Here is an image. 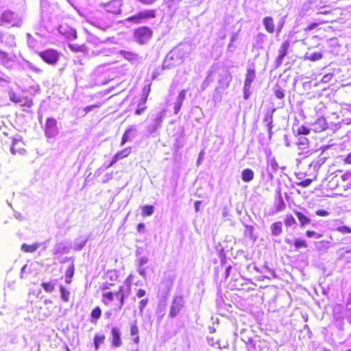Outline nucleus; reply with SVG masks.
Wrapping results in <instances>:
<instances>
[{
	"instance_id": "32",
	"label": "nucleus",
	"mask_w": 351,
	"mask_h": 351,
	"mask_svg": "<svg viewBox=\"0 0 351 351\" xmlns=\"http://www.w3.org/2000/svg\"><path fill=\"white\" fill-rule=\"evenodd\" d=\"M59 289L62 300L64 302H68L69 300V291H67L66 288L62 285H60Z\"/></svg>"
},
{
	"instance_id": "41",
	"label": "nucleus",
	"mask_w": 351,
	"mask_h": 351,
	"mask_svg": "<svg viewBox=\"0 0 351 351\" xmlns=\"http://www.w3.org/2000/svg\"><path fill=\"white\" fill-rule=\"evenodd\" d=\"M9 97L10 101H12L14 103H19L21 97H20L17 94H16L14 92L12 91L9 93Z\"/></svg>"
},
{
	"instance_id": "11",
	"label": "nucleus",
	"mask_w": 351,
	"mask_h": 351,
	"mask_svg": "<svg viewBox=\"0 0 351 351\" xmlns=\"http://www.w3.org/2000/svg\"><path fill=\"white\" fill-rule=\"evenodd\" d=\"M132 153V147H127L119 152H117L115 155L113 156L111 162L107 166L108 168L112 167L114 164H115L118 160H121L123 158H127Z\"/></svg>"
},
{
	"instance_id": "62",
	"label": "nucleus",
	"mask_w": 351,
	"mask_h": 351,
	"mask_svg": "<svg viewBox=\"0 0 351 351\" xmlns=\"http://www.w3.org/2000/svg\"><path fill=\"white\" fill-rule=\"evenodd\" d=\"M245 97V99H248V95L245 93V97Z\"/></svg>"
},
{
	"instance_id": "63",
	"label": "nucleus",
	"mask_w": 351,
	"mask_h": 351,
	"mask_svg": "<svg viewBox=\"0 0 351 351\" xmlns=\"http://www.w3.org/2000/svg\"><path fill=\"white\" fill-rule=\"evenodd\" d=\"M1 81L8 82V80H4V79H3V78H0V82H1Z\"/></svg>"
},
{
	"instance_id": "49",
	"label": "nucleus",
	"mask_w": 351,
	"mask_h": 351,
	"mask_svg": "<svg viewBox=\"0 0 351 351\" xmlns=\"http://www.w3.org/2000/svg\"><path fill=\"white\" fill-rule=\"evenodd\" d=\"M319 24H320V23H311L310 25H308V26L304 29V31H306V32L311 31V30H313V29H315V27H317Z\"/></svg>"
},
{
	"instance_id": "10",
	"label": "nucleus",
	"mask_w": 351,
	"mask_h": 351,
	"mask_svg": "<svg viewBox=\"0 0 351 351\" xmlns=\"http://www.w3.org/2000/svg\"><path fill=\"white\" fill-rule=\"evenodd\" d=\"M311 125V130L315 133H320L328 128L326 119L323 117L317 118Z\"/></svg>"
},
{
	"instance_id": "53",
	"label": "nucleus",
	"mask_w": 351,
	"mask_h": 351,
	"mask_svg": "<svg viewBox=\"0 0 351 351\" xmlns=\"http://www.w3.org/2000/svg\"><path fill=\"white\" fill-rule=\"evenodd\" d=\"M201 204V202L200 201H196L195 202V211L196 212H198L199 210V206Z\"/></svg>"
},
{
	"instance_id": "20",
	"label": "nucleus",
	"mask_w": 351,
	"mask_h": 351,
	"mask_svg": "<svg viewBox=\"0 0 351 351\" xmlns=\"http://www.w3.org/2000/svg\"><path fill=\"white\" fill-rule=\"evenodd\" d=\"M294 214L297 217L301 227H304L305 226L309 224L311 221V220L309 217L306 216L304 214H303L300 211L295 210Z\"/></svg>"
},
{
	"instance_id": "12",
	"label": "nucleus",
	"mask_w": 351,
	"mask_h": 351,
	"mask_svg": "<svg viewBox=\"0 0 351 351\" xmlns=\"http://www.w3.org/2000/svg\"><path fill=\"white\" fill-rule=\"evenodd\" d=\"M45 134L48 137L52 136L57 132V121L54 118H48L45 125Z\"/></svg>"
},
{
	"instance_id": "47",
	"label": "nucleus",
	"mask_w": 351,
	"mask_h": 351,
	"mask_svg": "<svg viewBox=\"0 0 351 351\" xmlns=\"http://www.w3.org/2000/svg\"><path fill=\"white\" fill-rule=\"evenodd\" d=\"M274 94H275V96L276 97V98H278L279 99H282L285 98V97L284 91L282 90H275Z\"/></svg>"
},
{
	"instance_id": "23",
	"label": "nucleus",
	"mask_w": 351,
	"mask_h": 351,
	"mask_svg": "<svg viewBox=\"0 0 351 351\" xmlns=\"http://www.w3.org/2000/svg\"><path fill=\"white\" fill-rule=\"evenodd\" d=\"M322 58H323L322 53L316 51V52L313 53L311 55H308V53H306L304 56L303 59L305 60L315 62V61L321 60Z\"/></svg>"
},
{
	"instance_id": "28",
	"label": "nucleus",
	"mask_w": 351,
	"mask_h": 351,
	"mask_svg": "<svg viewBox=\"0 0 351 351\" xmlns=\"http://www.w3.org/2000/svg\"><path fill=\"white\" fill-rule=\"evenodd\" d=\"M68 46L74 52L86 53L87 51L86 47L84 45L69 44Z\"/></svg>"
},
{
	"instance_id": "22",
	"label": "nucleus",
	"mask_w": 351,
	"mask_h": 351,
	"mask_svg": "<svg viewBox=\"0 0 351 351\" xmlns=\"http://www.w3.org/2000/svg\"><path fill=\"white\" fill-rule=\"evenodd\" d=\"M254 177V171L250 169H245L241 173L242 180L245 182H251Z\"/></svg>"
},
{
	"instance_id": "9",
	"label": "nucleus",
	"mask_w": 351,
	"mask_h": 351,
	"mask_svg": "<svg viewBox=\"0 0 351 351\" xmlns=\"http://www.w3.org/2000/svg\"><path fill=\"white\" fill-rule=\"evenodd\" d=\"M290 47V42L289 40H285L280 45V48L278 51V55L276 59V64L277 66L282 64L283 59L287 55L288 51Z\"/></svg>"
},
{
	"instance_id": "2",
	"label": "nucleus",
	"mask_w": 351,
	"mask_h": 351,
	"mask_svg": "<svg viewBox=\"0 0 351 351\" xmlns=\"http://www.w3.org/2000/svg\"><path fill=\"white\" fill-rule=\"evenodd\" d=\"M183 62V51L178 48H174L165 57L162 67L163 69H171L180 65Z\"/></svg>"
},
{
	"instance_id": "44",
	"label": "nucleus",
	"mask_w": 351,
	"mask_h": 351,
	"mask_svg": "<svg viewBox=\"0 0 351 351\" xmlns=\"http://www.w3.org/2000/svg\"><path fill=\"white\" fill-rule=\"evenodd\" d=\"M101 104H93V105L88 106H86V107H85L84 108V111L85 114H87L92 109H93L95 108H99V107H101Z\"/></svg>"
},
{
	"instance_id": "29",
	"label": "nucleus",
	"mask_w": 351,
	"mask_h": 351,
	"mask_svg": "<svg viewBox=\"0 0 351 351\" xmlns=\"http://www.w3.org/2000/svg\"><path fill=\"white\" fill-rule=\"evenodd\" d=\"M141 208V215L143 217L151 216L154 213V208L152 205H145Z\"/></svg>"
},
{
	"instance_id": "56",
	"label": "nucleus",
	"mask_w": 351,
	"mask_h": 351,
	"mask_svg": "<svg viewBox=\"0 0 351 351\" xmlns=\"http://www.w3.org/2000/svg\"><path fill=\"white\" fill-rule=\"evenodd\" d=\"M345 162L351 164V153L346 156Z\"/></svg>"
},
{
	"instance_id": "7",
	"label": "nucleus",
	"mask_w": 351,
	"mask_h": 351,
	"mask_svg": "<svg viewBox=\"0 0 351 351\" xmlns=\"http://www.w3.org/2000/svg\"><path fill=\"white\" fill-rule=\"evenodd\" d=\"M184 306V298L181 295H176L173 298L169 313V317L171 318L176 317L179 313L180 312L181 309Z\"/></svg>"
},
{
	"instance_id": "54",
	"label": "nucleus",
	"mask_w": 351,
	"mask_h": 351,
	"mask_svg": "<svg viewBox=\"0 0 351 351\" xmlns=\"http://www.w3.org/2000/svg\"><path fill=\"white\" fill-rule=\"evenodd\" d=\"M145 108H137L135 110V114H137V115H139V114H141L145 110Z\"/></svg>"
},
{
	"instance_id": "24",
	"label": "nucleus",
	"mask_w": 351,
	"mask_h": 351,
	"mask_svg": "<svg viewBox=\"0 0 351 351\" xmlns=\"http://www.w3.org/2000/svg\"><path fill=\"white\" fill-rule=\"evenodd\" d=\"M60 32L62 34L64 35L68 39L73 40L77 38V32L73 29H69V31L64 29L62 27H60Z\"/></svg>"
},
{
	"instance_id": "37",
	"label": "nucleus",
	"mask_w": 351,
	"mask_h": 351,
	"mask_svg": "<svg viewBox=\"0 0 351 351\" xmlns=\"http://www.w3.org/2000/svg\"><path fill=\"white\" fill-rule=\"evenodd\" d=\"M342 180L346 182L348 181V183L343 184V187L346 189H351V173H346L342 176Z\"/></svg>"
},
{
	"instance_id": "58",
	"label": "nucleus",
	"mask_w": 351,
	"mask_h": 351,
	"mask_svg": "<svg viewBox=\"0 0 351 351\" xmlns=\"http://www.w3.org/2000/svg\"><path fill=\"white\" fill-rule=\"evenodd\" d=\"M235 39H236V36L234 35V36H233L232 37L231 40H230V44H229V46H230V45L232 44V43L235 40Z\"/></svg>"
},
{
	"instance_id": "26",
	"label": "nucleus",
	"mask_w": 351,
	"mask_h": 351,
	"mask_svg": "<svg viewBox=\"0 0 351 351\" xmlns=\"http://www.w3.org/2000/svg\"><path fill=\"white\" fill-rule=\"evenodd\" d=\"M106 336L104 335L96 334L94 337V346L95 350H97L99 348L100 345L103 344L105 341Z\"/></svg>"
},
{
	"instance_id": "42",
	"label": "nucleus",
	"mask_w": 351,
	"mask_h": 351,
	"mask_svg": "<svg viewBox=\"0 0 351 351\" xmlns=\"http://www.w3.org/2000/svg\"><path fill=\"white\" fill-rule=\"evenodd\" d=\"M106 276L111 280H117L118 279V274L115 270H110L107 272Z\"/></svg>"
},
{
	"instance_id": "18",
	"label": "nucleus",
	"mask_w": 351,
	"mask_h": 351,
	"mask_svg": "<svg viewBox=\"0 0 351 351\" xmlns=\"http://www.w3.org/2000/svg\"><path fill=\"white\" fill-rule=\"evenodd\" d=\"M130 335L134 336L133 342L138 345L140 343V337H139V329L136 324V322L131 324L130 328Z\"/></svg>"
},
{
	"instance_id": "43",
	"label": "nucleus",
	"mask_w": 351,
	"mask_h": 351,
	"mask_svg": "<svg viewBox=\"0 0 351 351\" xmlns=\"http://www.w3.org/2000/svg\"><path fill=\"white\" fill-rule=\"evenodd\" d=\"M313 180L311 178L305 179L297 183V185L302 187H307L311 184Z\"/></svg>"
},
{
	"instance_id": "17",
	"label": "nucleus",
	"mask_w": 351,
	"mask_h": 351,
	"mask_svg": "<svg viewBox=\"0 0 351 351\" xmlns=\"http://www.w3.org/2000/svg\"><path fill=\"white\" fill-rule=\"evenodd\" d=\"M272 236L278 237L283 231L282 223L280 221L274 222L270 227Z\"/></svg>"
},
{
	"instance_id": "4",
	"label": "nucleus",
	"mask_w": 351,
	"mask_h": 351,
	"mask_svg": "<svg viewBox=\"0 0 351 351\" xmlns=\"http://www.w3.org/2000/svg\"><path fill=\"white\" fill-rule=\"evenodd\" d=\"M156 17V10H145L136 13L126 19V21L132 24H140L145 22L147 20L154 19Z\"/></svg>"
},
{
	"instance_id": "38",
	"label": "nucleus",
	"mask_w": 351,
	"mask_h": 351,
	"mask_svg": "<svg viewBox=\"0 0 351 351\" xmlns=\"http://www.w3.org/2000/svg\"><path fill=\"white\" fill-rule=\"evenodd\" d=\"M75 269L74 264L70 265L66 271L65 277H69V278H73L74 274H75Z\"/></svg>"
},
{
	"instance_id": "55",
	"label": "nucleus",
	"mask_w": 351,
	"mask_h": 351,
	"mask_svg": "<svg viewBox=\"0 0 351 351\" xmlns=\"http://www.w3.org/2000/svg\"><path fill=\"white\" fill-rule=\"evenodd\" d=\"M331 13V10H324V11H320L318 12V14H324V15H326V14H329Z\"/></svg>"
},
{
	"instance_id": "16",
	"label": "nucleus",
	"mask_w": 351,
	"mask_h": 351,
	"mask_svg": "<svg viewBox=\"0 0 351 351\" xmlns=\"http://www.w3.org/2000/svg\"><path fill=\"white\" fill-rule=\"evenodd\" d=\"M263 23L266 32L269 34H273L275 30L274 19L271 16H266L263 20Z\"/></svg>"
},
{
	"instance_id": "31",
	"label": "nucleus",
	"mask_w": 351,
	"mask_h": 351,
	"mask_svg": "<svg viewBox=\"0 0 351 351\" xmlns=\"http://www.w3.org/2000/svg\"><path fill=\"white\" fill-rule=\"evenodd\" d=\"M294 247L296 250L306 248L308 247V243L304 239H295L294 241Z\"/></svg>"
},
{
	"instance_id": "50",
	"label": "nucleus",
	"mask_w": 351,
	"mask_h": 351,
	"mask_svg": "<svg viewBox=\"0 0 351 351\" xmlns=\"http://www.w3.org/2000/svg\"><path fill=\"white\" fill-rule=\"evenodd\" d=\"M309 144V141L306 138H302L300 141L298 143L299 145H305L307 146Z\"/></svg>"
},
{
	"instance_id": "14",
	"label": "nucleus",
	"mask_w": 351,
	"mask_h": 351,
	"mask_svg": "<svg viewBox=\"0 0 351 351\" xmlns=\"http://www.w3.org/2000/svg\"><path fill=\"white\" fill-rule=\"evenodd\" d=\"M112 346L114 348L119 347L121 345V334L119 330L114 327L111 329Z\"/></svg>"
},
{
	"instance_id": "60",
	"label": "nucleus",
	"mask_w": 351,
	"mask_h": 351,
	"mask_svg": "<svg viewBox=\"0 0 351 351\" xmlns=\"http://www.w3.org/2000/svg\"><path fill=\"white\" fill-rule=\"evenodd\" d=\"M64 348H65L66 351H71L70 348L67 346H65Z\"/></svg>"
},
{
	"instance_id": "5",
	"label": "nucleus",
	"mask_w": 351,
	"mask_h": 351,
	"mask_svg": "<svg viewBox=\"0 0 351 351\" xmlns=\"http://www.w3.org/2000/svg\"><path fill=\"white\" fill-rule=\"evenodd\" d=\"M39 57L47 64H56L60 57V53L56 49H48L38 53Z\"/></svg>"
},
{
	"instance_id": "25",
	"label": "nucleus",
	"mask_w": 351,
	"mask_h": 351,
	"mask_svg": "<svg viewBox=\"0 0 351 351\" xmlns=\"http://www.w3.org/2000/svg\"><path fill=\"white\" fill-rule=\"evenodd\" d=\"M132 132H133V129L132 128H128V129H127L125 131V132L123 134L122 138H121V143H120L121 145H123L127 142H128V141L132 140V138L134 137V136L132 135Z\"/></svg>"
},
{
	"instance_id": "6",
	"label": "nucleus",
	"mask_w": 351,
	"mask_h": 351,
	"mask_svg": "<svg viewBox=\"0 0 351 351\" xmlns=\"http://www.w3.org/2000/svg\"><path fill=\"white\" fill-rule=\"evenodd\" d=\"M123 4V0H110L101 4V7L108 13L119 14L121 12Z\"/></svg>"
},
{
	"instance_id": "59",
	"label": "nucleus",
	"mask_w": 351,
	"mask_h": 351,
	"mask_svg": "<svg viewBox=\"0 0 351 351\" xmlns=\"http://www.w3.org/2000/svg\"><path fill=\"white\" fill-rule=\"evenodd\" d=\"M231 269V266H228L226 269V276L229 275L230 270Z\"/></svg>"
},
{
	"instance_id": "3",
	"label": "nucleus",
	"mask_w": 351,
	"mask_h": 351,
	"mask_svg": "<svg viewBox=\"0 0 351 351\" xmlns=\"http://www.w3.org/2000/svg\"><path fill=\"white\" fill-rule=\"evenodd\" d=\"M153 36L152 29L147 26H141L133 32V38L139 45H145Z\"/></svg>"
},
{
	"instance_id": "48",
	"label": "nucleus",
	"mask_w": 351,
	"mask_h": 351,
	"mask_svg": "<svg viewBox=\"0 0 351 351\" xmlns=\"http://www.w3.org/2000/svg\"><path fill=\"white\" fill-rule=\"evenodd\" d=\"M147 303H148V300L147 298L146 299H143L142 300H141L140 302H139V310L141 311H143V309L147 306Z\"/></svg>"
},
{
	"instance_id": "52",
	"label": "nucleus",
	"mask_w": 351,
	"mask_h": 351,
	"mask_svg": "<svg viewBox=\"0 0 351 351\" xmlns=\"http://www.w3.org/2000/svg\"><path fill=\"white\" fill-rule=\"evenodd\" d=\"M137 230L138 232H142L145 229V224L143 223H140L137 225Z\"/></svg>"
},
{
	"instance_id": "15",
	"label": "nucleus",
	"mask_w": 351,
	"mask_h": 351,
	"mask_svg": "<svg viewBox=\"0 0 351 351\" xmlns=\"http://www.w3.org/2000/svg\"><path fill=\"white\" fill-rule=\"evenodd\" d=\"M185 98H186V90H182L178 95L177 101L174 106V113L176 114H178V112H180Z\"/></svg>"
},
{
	"instance_id": "19",
	"label": "nucleus",
	"mask_w": 351,
	"mask_h": 351,
	"mask_svg": "<svg viewBox=\"0 0 351 351\" xmlns=\"http://www.w3.org/2000/svg\"><path fill=\"white\" fill-rule=\"evenodd\" d=\"M255 78V71L252 69H247L245 74L244 87H250Z\"/></svg>"
},
{
	"instance_id": "36",
	"label": "nucleus",
	"mask_w": 351,
	"mask_h": 351,
	"mask_svg": "<svg viewBox=\"0 0 351 351\" xmlns=\"http://www.w3.org/2000/svg\"><path fill=\"white\" fill-rule=\"evenodd\" d=\"M41 286L46 292H52L55 289L54 285L51 282H43Z\"/></svg>"
},
{
	"instance_id": "61",
	"label": "nucleus",
	"mask_w": 351,
	"mask_h": 351,
	"mask_svg": "<svg viewBox=\"0 0 351 351\" xmlns=\"http://www.w3.org/2000/svg\"><path fill=\"white\" fill-rule=\"evenodd\" d=\"M29 47H30L34 48V46H33V44H32V41H29Z\"/></svg>"
},
{
	"instance_id": "51",
	"label": "nucleus",
	"mask_w": 351,
	"mask_h": 351,
	"mask_svg": "<svg viewBox=\"0 0 351 351\" xmlns=\"http://www.w3.org/2000/svg\"><path fill=\"white\" fill-rule=\"evenodd\" d=\"M145 291L143 289H139L136 292V295L138 298H143L145 295Z\"/></svg>"
},
{
	"instance_id": "40",
	"label": "nucleus",
	"mask_w": 351,
	"mask_h": 351,
	"mask_svg": "<svg viewBox=\"0 0 351 351\" xmlns=\"http://www.w3.org/2000/svg\"><path fill=\"white\" fill-rule=\"evenodd\" d=\"M337 230L341 234L351 233V228L347 226H341L337 228Z\"/></svg>"
},
{
	"instance_id": "34",
	"label": "nucleus",
	"mask_w": 351,
	"mask_h": 351,
	"mask_svg": "<svg viewBox=\"0 0 351 351\" xmlns=\"http://www.w3.org/2000/svg\"><path fill=\"white\" fill-rule=\"evenodd\" d=\"M20 101L19 103L23 107L31 108L34 104L32 99L29 97H23Z\"/></svg>"
},
{
	"instance_id": "46",
	"label": "nucleus",
	"mask_w": 351,
	"mask_h": 351,
	"mask_svg": "<svg viewBox=\"0 0 351 351\" xmlns=\"http://www.w3.org/2000/svg\"><path fill=\"white\" fill-rule=\"evenodd\" d=\"M29 69L34 73H37V74L43 73V69L39 68V67H38V66H36L34 65H29Z\"/></svg>"
},
{
	"instance_id": "21",
	"label": "nucleus",
	"mask_w": 351,
	"mask_h": 351,
	"mask_svg": "<svg viewBox=\"0 0 351 351\" xmlns=\"http://www.w3.org/2000/svg\"><path fill=\"white\" fill-rule=\"evenodd\" d=\"M120 54L128 61L133 62L137 60L138 55L131 51L122 50L120 51Z\"/></svg>"
},
{
	"instance_id": "1",
	"label": "nucleus",
	"mask_w": 351,
	"mask_h": 351,
	"mask_svg": "<svg viewBox=\"0 0 351 351\" xmlns=\"http://www.w3.org/2000/svg\"><path fill=\"white\" fill-rule=\"evenodd\" d=\"M113 285L114 284L110 282H104L101 285L100 289L103 291L101 293V302L104 305L109 306L111 305L114 298H117L119 302V308L121 309L123 306L125 300V295L123 292V287L120 286L118 291L116 292L108 291Z\"/></svg>"
},
{
	"instance_id": "33",
	"label": "nucleus",
	"mask_w": 351,
	"mask_h": 351,
	"mask_svg": "<svg viewBox=\"0 0 351 351\" xmlns=\"http://www.w3.org/2000/svg\"><path fill=\"white\" fill-rule=\"evenodd\" d=\"M101 316V310L99 306L95 307L90 313V317L93 319L97 321Z\"/></svg>"
},
{
	"instance_id": "27",
	"label": "nucleus",
	"mask_w": 351,
	"mask_h": 351,
	"mask_svg": "<svg viewBox=\"0 0 351 351\" xmlns=\"http://www.w3.org/2000/svg\"><path fill=\"white\" fill-rule=\"evenodd\" d=\"M39 246H40V245L38 243H36L31 244V245L23 243L21 245V250L24 252H27V253H28V252H35L39 247Z\"/></svg>"
},
{
	"instance_id": "8",
	"label": "nucleus",
	"mask_w": 351,
	"mask_h": 351,
	"mask_svg": "<svg viewBox=\"0 0 351 351\" xmlns=\"http://www.w3.org/2000/svg\"><path fill=\"white\" fill-rule=\"evenodd\" d=\"M25 143L21 138H13L12 146L10 147L11 153L13 155H26L27 151L25 148Z\"/></svg>"
},
{
	"instance_id": "57",
	"label": "nucleus",
	"mask_w": 351,
	"mask_h": 351,
	"mask_svg": "<svg viewBox=\"0 0 351 351\" xmlns=\"http://www.w3.org/2000/svg\"><path fill=\"white\" fill-rule=\"evenodd\" d=\"M65 282L67 284H71L72 282V278H69V277H65Z\"/></svg>"
},
{
	"instance_id": "35",
	"label": "nucleus",
	"mask_w": 351,
	"mask_h": 351,
	"mask_svg": "<svg viewBox=\"0 0 351 351\" xmlns=\"http://www.w3.org/2000/svg\"><path fill=\"white\" fill-rule=\"evenodd\" d=\"M311 130L305 125H300L296 130V135H308Z\"/></svg>"
},
{
	"instance_id": "39",
	"label": "nucleus",
	"mask_w": 351,
	"mask_h": 351,
	"mask_svg": "<svg viewBox=\"0 0 351 351\" xmlns=\"http://www.w3.org/2000/svg\"><path fill=\"white\" fill-rule=\"evenodd\" d=\"M306 236L308 238L315 237L317 239H320L323 235L322 234L317 233L314 230H308L306 231Z\"/></svg>"
},
{
	"instance_id": "13",
	"label": "nucleus",
	"mask_w": 351,
	"mask_h": 351,
	"mask_svg": "<svg viewBox=\"0 0 351 351\" xmlns=\"http://www.w3.org/2000/svg\"><path fill=\"white\" fill-rule=\"evenodd\" d=\"M15 21V14L14 12L6 10L0 16V21L2 23L10 24Z\"/></svg>"
},
{
	"instance_id": "45",
	"label": "nucleus",
	"mask_w": 351,
	"mask_h": 351,
	"mask_svg": "<svg viewBox=\"0 0 351 351\" xmlns=\"http://www.w3.org/2000/svg\"><path fill=\"white\" fill-rule=\"evenodd\" d=\"M315 214L319 217H327L330 215V213L328 210L320 209L316 210Z\"/></svg>"
},
{
	"instance_id": "30",
	"label": "nucleus",
	"mask_w": 351,
	"mask_h": 351,
	"mask_svg": "<svg viewBox=\"0 0 351 351\" xmlns=\"http://www.w3.org/2000/svg\"><path fill=\"white\" fill-rule=\"evenodd\" d=\"M284 223L287 228L295 226L297 223L295 219L291 214L286 215L284 219Z\"/></svg>"
}]
</instances>
